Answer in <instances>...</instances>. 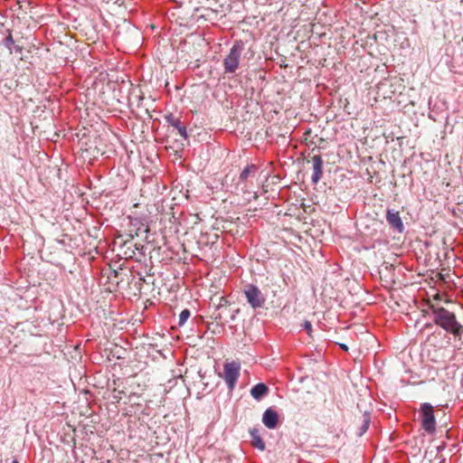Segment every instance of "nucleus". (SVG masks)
<instances>
[{
    "instance_id": "6",
    "label": "nucleus",
    "mask_w": 463,
    "mask_h": 463,
    "mask_svg": "<svg viewBox=\"0 0 463 463\" xmlns=\"http://www.w3.org/2000/svg\"><path fill=\"white\" fill-rule=\"evenodd\" d=\"M386 221L389 225L399 232H402L404 226L399 212L392 209H388L386 213Z\"/></svg>"
},
{
    "instance_id": "15",
    "label": "nucleus",
    "mask_w": 463,
    "mask_h": 463,
    "mask_svg": "<svg viewBox=\"0 0 463 463\" xmlns=\"http://www.w3.org/2000/svg\"><path fill=\"white\" fill-rule=\"evenodd\" d=\"M5 47H6L10 52H13V45L14 44V41L11 33H9L3 41Z\"/></svg>"
},
{
    "instance_id": "13",
    "label": "nucleus",
    "mask_w": 463,
    "mask_h": 463,
    "mask_svg": "<svg viewBox=\"0 0 463 463\" xmlns=\"http://www.w3.org/2000/svg\"><path fill=\"white\" fill-rule=\"evenodd\" d=\"M369 423H370V415L367 412H365L364 414L363 424L360 427L359 436H362L363 434H364L367 431V430L369 428Z\"/></svg>"
},
{
    "instance_id": "7",
    "label": "nucleus",
    "mask_w": 463,
    "mask_h": 463,
    "mask_svg": "<svg viewBox=\"0 0 463 463\" xmlns=\"http://www.w3.org/2000/svg\"><path fill=\"white\" fill-rule=\"evenodd\" d=\"M165 119L168 125L172 126L178 131V133L184 139H188L189 136L187 133L186 127L182 123L180 118H176L173 114H168L165 117Z\"/></svg>"
},
{
    "instance_id": "11",
    "label": "nucleus",
    "mask_w": 463,
    "mask_h": 463,
    "mask_svg": "<svg viewBox=\"0 0 463 463\" xmlns=\"http://www.w3.org/2000/svg\"><path fill=\"white\" fill-rule=\"evenodd\" d=\"M250 436L251 438L250 443L254 448L258 449L260 451L265 450V449H266L265 442L261 439L259 430L250 429Z\"/></svg>"
},
{
    "instance_id": "5",
    "label": "nucleus",
    "mask_w": 463,
    "mask_h": 463,
    "mask_svg": "<svg viewBox=\"0 0 463 463\" xmlns=\"http://www.w3.org/2000/svg\"><path fill=\"white\" fill-rule=\"evenodd\" d=\"M241 364L236 361L226 363L223 365V380L229 390L232 391L240 376Z\"/></svg>"
},
{
    "instance_id": "14",
    "label": "nucleus",
    "mask_w": 463,
    "mask_h": 463,
    "mask_svg": "<svg viewBox=\"0 0 463 463\" xmlns=\"http://www.w3.org/2000/svg\"><path fill=\"white\" fill-rule=\"evenodd\" d=\"M190 316H191L190 311L188 309H184L179 315L178 326H184L186 323V321L188 320V318L190 317Z\"/></svg>"
},
{
    "instance_id": "9",
    "label": "nucleus",
    "mask_w": 463,
    "mask_h": 463,
    "mask_svg": "<svg viewBox=\"0 0 463 463\" xmlns=\"http://www.w3.org/2000/svg\"><path fill=\"white\" fill-rule=\"evenodd\" d=\"M279 415L271 408L267 409L262 416L263 424L269 430L275 429L278 425Z\"/></svg>"
},
{
    "instance_id": "4",
    "label": "nucleus",
    "mask_w": 463,
    "mask_h": 463,
    "mask_svg": "<svg viewBox=\"0 0 463 463\" xmlns=\"http://www.w3.org/2000/svg\"><path fill=\"white\" fill-rule=\"evenodd\" d=\"M420 413L422 429L430 434L434 433L436 430V420L433 413V406L428 402L423 403L420 406Z\"/></svg>"
},
{
    "instance_id": "18",
    "label": "nucleus",
    "mask_w": 463,
    "mask_h": 463,
    "mask_svg": "<svg viewBox=\"0 0 463 463\" xmlns=\"http://www.w3.org/2000/svg\"><path fill=\"white\" fill-rule=\"evenodd\" d=\"M339 346L344 351H347L348 350V346L345 344H339Z\"/></svg>"
},
{
    "instance_id": "19",
    "label": "nucleus",
    "mask_w": 463,
    "mask_h": 463,
    "mask_svg": "<svg viewBox=\"0 0 463 463\" xmlns=\"http://www.w3.org/2000/svg\"><path fill=\"white\" fill-rule=\"evenodd\" d=\"M12 463H19L17 459H13Z\"/></svg>"
},
{
    "instance_id": "17",
    "label": "nucleus",
    "mask_w": 463,
    "mask_h": 463,
    "mask_svg": "<svg viewBox=\"0 0 463 463\" xmlns=\"http://www.w3.org/2000/svg\"><path fill=\"white\" fill-rule=\"evenodd\" d=\"M13 52H22V47L19 46V45L14 44L13 45Z\"/></svg>"
},
{
    "instance_id": "1",
    "label": "nucleus",
    "mask_w": 463,
    "mask_h": 463,
    "mask_svg": "<svg viewBox=\"0 0 463 463\" xmlns=\"http://www.w3.org/2000/svg\"><path fill=\"white\" fill-rule=\"evenodd\" d=\"M433 322L454 335H460L462 326L457 321L454 313L444 307H431Z\"/></svg>"
},
{
    "instance_id": "8",
    "label": "nucleus",
    "mask_w": 463,
    "mask_h": 463,
    "mask_svg": "<svg viewBox=\"0 0 463 463\" xmlns=\"http://www.w3.org/2000/svg\"><path fill=\"white\" fill-rule=\"evenodd\" d=\"M313 163V175L311 177V181L313 184H317L323 175V160L321 156H314L312 157Z\"/></svg>"
},
{
    "instance_id": "10",
    "label": "nucleus",
    "mask_w": 463,
    "mask_h": 463,
    "mask_svg": "<svg viewBox=\"0 0 463 463\" xmlns=\"http://www.w3.org/2000/svg\"><path fill=\"white\" fill-rule=\"evenodd\" d=\"M268 393L269 387L263 383H259L250 389V395L257 401L262 400Z\"/></svg>"
},
{
    "instance_id": "16",
    "label": "nucleus",
    "mask_w": 463,
    "mask_h": 463,
    "mask_svg": "<svg viewBox=\"0 0 463 463\" xmlns=\"http://www.w3.org/2000/svg\"><path fill=\"white\" fill-rule=\"evenodd\" d=\"M304 328L307 330V332L309 334L312 330V325L309 321H305L303 325Z\"/></svg>"
},
{
    "instance_id": "2",
    "label": "nucleus",
    "mask_w": 463,
    "mask_h": 463,
    "mask_svg": "<svg viewBox=\"0 0 463 463\" xmlns=\"http://www.w3.org/2000/svg\"><path fill=\"white\" fill-rule=\"evenodd\" d=\"M243 50V42L241 40L235 41L229 53L223 59V70L225 73L233 74L236 72Z\"/></svg>"
},
{
    "instance_id": "12",
    "label": "nucleus",
    "mask_w": 463,
    "mask_h": 463,
    "mask_svg": "<svg viewBox=\"0 0 463 463\" xmlns=\"http://www.w3.org/2000/svg\"><path fill=\"white\" fill-rule=\"evenodd\" d=\"M257 171V166L253 164L248 165L240 175V181L244 182L249 176Z\"/></svg>"
},
{
    "instance_id": "3",
    "label": "nucleus",
    "mask_w": 463,
    "mask_h": 463,
    "mask_svg": "<svg viewBox=\"0 0 463 463\" xmlns=\"http://www.w3.org/2000/svg\"><path fill=\"white\" fill-rule=\"evenodd\" d=\"M247 303L254 309L260 308L265 305L266 298L261 290L254 284H248L243 289Z\"/></svg>"
}]
</instances>
